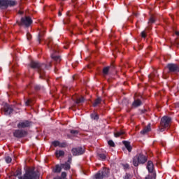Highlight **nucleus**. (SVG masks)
<instances>
[{"instance_id":"2f4dec72","label":"nucleus","mask_w":179,"mask_h":179,"mask_svg":"<svg viewBox=\"0 0 179 179\" xmlns=\"http://www.w3.org/2000/svg\"><path fill=\"white\" fill-rule=\"evenodd\" d=\"M5 161L6 163L9 164L12 162V158L9 156L5 157Z\"/></svg>"},{"instance_id":"7ed1b4c3","label":"nucleus","mask_w":179,"mask_h":179,"mask_svg":"<svg viewBox=\"0 0 179 179\" xmlns=\"http://www.w3.org/2000/svg\"><path fill=\"white\" fill-rule=\"evenodd\" d=\"M148 162V158L143 154H137L133 157V164L134 167H138L139 164H145Z\"/></svg>"},{"instance_id":"c03bdc74","label":"nucleus","mask_w":179,"mask_h":179,"mask_svg":"<svg viewBox=\"0 0 179 179\" xmlns=\"http://www.w3.org/2000/svg\"><path fill=\"white\" fill-rule=\"evenodd\" d=\"M69 22V18L67 17L64 23H68Z\"/></svg>"},{"instance_id":"9d476101","label":"nucleus","mask_w":179,"mask_h":179,"mask_svg":"<svg viewBox=\"0 0 179 179\" xmlns=\"http://www.w3.org/2000/svg\"><path fill=\"white\" fill-rule=\"evenodd\" d=\"M71 152L73 156H80V155H83L85 153V148L82 147H78L76 148H73Z\"/></svg>"},{"instance_id":"0eeeda50","label":"nucleus","mask_w":179,"mask_h":179,"mask_svg":"<svg viewBox=\"0 0 179 179\" xmlns=\"http://www.w3.org/2000/svg\"><path fill=\"white\" fill-rule=\"evenodd\" d=\"M33 23V20L29 16L22 17L21 22H18L19 26H25V27H30Z\"/></svg>"},{"instance_id":"4be33fe9","label":"nucleus","mask_w":179,"mask_h":179,"mask_svg":"<svg viewBox=\"0 0 179 179\" xmlns=\"http://www.w3.org/2000/svg\"><path fill=\"white\" fill-rule=\"evenodd\" d=\"M103 76H107L108 75V72H110V66H106L103 69Z\"/></svg>"},{"instance_id":"e433bc0d","label":"nucleus","mask_w":179,"mask_h":179,"mask_svg":"<svg viewBox=\"0 0 179 179\" xmlns=\"http://www.w3.org/2000/svg\"><path fill=\"white\" fill-rule=\"evenodd\" d=\"M124 179H131V174L126 173V175L124 176Z\"/></svg>"},{"instance_id":"3c124183","label":"nucleus","mask_w":179,"mask_h":179,"mask_svg":"<svg viewBox=\"0 0 179 179\" xmlns=\"http://www.w3.org/2000/svg\"><path fill=\"white\" fill-rule=\"evenodd\" d=\"M69 138H71V136H69Z\"/></svg>"},{"instance_id":"412c9836","label":"nucleus","mask_w":179,"mask_h":179,"mask_svg":"<svg viewBox=\"0 0 179 179\" xmlns=\"http://www.w3.org/2000/svg\"><path fill=\"white\" fill-rule=\"evenodd\" d=\"M61 166L62 169H64V170H69V169H71V165L68 162H66L65 164H62Z\"/></svg>"},{"instance_id":"de8ad7c7","label":"nucleus","mask_w":179,"mask_h":179,"mask_svg":"<svg viewBox=\"0 0 179 179\" xmlns=\"http://www.w3.org/2000/svg\"><path fill=\"white\" fill-rule=\"evenodd\" d=\"M139 50H142V47H140Z\"/></svg>"},{"instance_id":"58836bf2","label":"nucleus","mask_w":179,"mask_h":179,"mask_svg":"<svg viewBox=\"0 0 179 179\" xmlns=\"http://www.w3.org/2000/svg\"><path fill=\"white\" fill-rule=\"evenodd\" d=\"M123 167H124V169H129V164H125L123 165Z\"/></svg>"},{"instance_id":"2eb2a0df","label":"nucleus","mask_w":179,"mask_h":179,"mask_svg":"<svg viewBox=\"0 0 179 179\" xmlns=\"http://www.w3.org/2000/svg\"><path fill=\"white\" fill-rule=\"evenodd\" d=\"M152 124L149 123L146 127L143 128V129L141 131V134H148V132H150L152 131Z\"/></svg>"},{"instance_id":"aec40b11","label":"nucleus","mask_w":179,"mask_h":179,"mask_svg":"<svg viewBox=\"0 0 179 179\" xmlns=\"http://www.w3.org/2000/svg\"><path fill=\"white\" fill-rule=\"evenodd\" d=\"M155 22H156V18H155V17L153 16H151L148 20L149 29H150V25L153 24V23H155Z\"/></svg>"},{"instance_id":"4c0bfd02","label":"nucleus","mask_w":179,"mask_h":179,"mask_svg":"<svg viewBox=\"0 0 179 179\" xmlns=\"http://www.w3.org/2000/svg\"><path fill=\"white\" fill-rule=\"evenodd\" d=\"M27 40H30L31 38V34L30 33H27Z\"/></svg>"},{"instance_id":"b1692460","label":"nucleus","mask_w":179,"mask_h":179,"mask_svg":"<svg viewBox=\"0 0 179 179\" xmlns=\"http://www.w3.org/2000/svg\"><path fill=\"white\" fill-rule=\"evenodd\" d=\"M100 103H101V98L99 97L94 102L93 107H97V106H99V104H100Z\"/></svg>"},{"instance_id":"dca6fc26","label":"nucleus","mask_w":179,"mask_h":179,"mask_svg":"<svg viewBox=\"0 0 179 179\" xmlns=\"http://www.w3.org/2000/svg\"><path fill=\"white\" fill-rule=\"evenodd\" d=\"M82 103H85V98H83V96L77 98L76 100L74 101V106L76 107V104L79 106L80 104H82Z\"/></svg>"},{"instance_id":"f3484780","label":"nucleus","mask_w":179,"mask_h":179,"mask_svg":"<svg viewBox=\"0 0 179 179\" xmlns=\"http://www.w3.org/2000/svg\"><path fill=\"white\" fill-rule=\"evenodd\" d=\"M122 143H123V145H124V146L127 149L128 152L132 151V147L131 146V143H129V141H123Z\"/></svg>"},{"instance_id":"6e6552de","label":"nucleus","mask_w":179,"mask_h":179,"mask_svg":"<svg viewBox=\"0 0 179 179\" xmlns=\"http://www.w3.org/2000/svg\"><path fill=\"white\" fill-rule=\"evenodd\" d=\"M166 68L169 69V73H178L179 66L177 64L169 63L167 64Z\"/></svg>"},{"instance_id":"cd10ccee","label":"nucleus","mask_w":179,"mask_h":179,"mask_svg":"<svg viewBox=\"0 0 179 179\" xmlns=\"http://www.w3.org/2000/svg\"><path fill=\"white\" fill-rule=\"evenodd\" d=\"M60 143L61 142H59L58 141H55L52 142V145H53V146H55V148H57V146H59V148Z\"/></svg>"},{"instance_id":"a211bd4d","label":"nucleus","mask_w":179,"mask_h":179,"mask_svg":"<svg viewBox=\"0 0 179 179\" xmlns=\"http://www.w3.org/2000/svg\"><path fill=\"white\" fill-rule=\"evenodd\" d=\"M147 169L149 173H153V162L152 161L148 162Z\"/></svg>"},{"instance_id":"a19ab883","label":"nucleus","mask_w":179,"mask_h":179,"mask_svg":"<svg viewBox=\"0 0 179 179\" xmlns=\"http://www.w3.org/2000/svg\"><path fill=\"white\" fill-rule=\"evenodd\" d=\"M71 162H72V158L71 157H69L67 163H69H69H71Z\"/></svg>"},{"instance_id":"c756f323","label":"nucleus","mask_w":179,"mask_h":179,"mask_svg":"<svg viewBox=\"0 0 179 179\" xmlns=\"http://www.w3.org/2000/svg\"><path fill=\"white\" fill-rule=\"evenodd\" d=\"M70 133H71L72 135H78V134H79V130L73 129V130H71V131H70Z\"/></svg>"},{"instance_id":"bb28decb","label":"nucleus","mask_w":179,"mask_h":179,"mask_svg":"<svg viewBox=\"0 0 179 179\" xmlns=\"http://www.w3.org/2000/svg\"><path fill=\"white\" fill-rule=\"evenodd\" d=\"M91 118L92 120H96L97 121V120H99V115H97L96 113H92V114H91Z\"/></svg>"},{"instance_id":"09e8293b","label":"nucleus","mask_w":179,"mask_h":179,"mask_svg":"<svg viewBox=\"0 0 179 179\" xmlns=\"http://www.w3.org/2000/svg\"><path fill=\"white\" fill-rule=\"evenodd\" d=\"M20 135H22V132L20 133Z\"/></svg>"},{"instance_id":"393cba45","label":"nucleus","mask_w":179,"mask_h":179,"mask_svg":"<svg viewBox=\"0 0 179 179\" xmlns=\"http://www.w3.org/2000/svg\"><path fill=\"white\" fill-rule=\"evenodd\" d=\"M41 89H44V87H43L40 85H34V90H36V92H38V90H41Z\"/></svg>"},{"instance_id":"ddd939ff","label":"nucleus","mask_w":179,"mask_h":179,"mask_svg":"<svg viewBox=\"0 0 179 179\" xmlns=\"http://www.w3.org/2000/svg\"><path fill=\"white\" fill-rule=\"evenodd\" d=\"M141 106H142V101L139 99H135L131 104L133 108H138V107H141Z\"/></svg>"},{"instance_id":"5701e85b","label":"nucleus","mask_w":179,"mask_h":179,"mask_svg":"<svg viewBox=\"0 0 179 179\" xmlns=\"http://www.w3.org/2000/svg\"><path fill=\"white\" fill-rule=\"evenodd\" d=\"M61 170H62V165H56L55 169H53L54 173H61Z\"/></svg>"},{"instance_id":"c85d7f7f","label":"nucleus","mask_w":179,"mask_h":179,"mask_svg":"<svg viewBox=\"0 0 179 179\" xmlns=\"http://www.w3.org/2000/svg\"><path fill=\"white\" fill-rule=\"evenodd\" d=\"M108 145H109V146H111L112 148L115 147V143H114V141H113V140H109L108 141Z\"/></svg>"},{"instance_id":"49530a36","label":"nucleus","mask_w":179,"mask_h":179,"mask_svg":"<svg viewBox=\"0 0 179 179\" xmlns=\"http://www.w3.org/2000/svg\"><path fill=\"white\" fill-rule=\"evenodd\" d=\"M176 34L179 36V31H176Z\"/></svg>"},{"instance_id":"c9c22d12","label":"nucleus","mask_w":179,"mask_h":179,"mask_svg":"<svg viewBox=\"0 0 179 179\" xmlns=\"http://www.w3.org/2000/svg\"><path fill=\"white\" fill-rule=\"evenodd\" d=\"M114 135H125V131H121L119 133H115Z\"/></svg>"},{"instance_id":"ea45409f","label":"nucleus","mask_w":179,"mask_h":179,"mask_svg":"<svg viewBox=\"0 0 179 179\" xmlns=\"http://www.w3.org/2000/svg\"><path fill=\"white\" fill-rule=\"evenodd\" d=\"M66 16H68V17H69V16H71V11H67Z\"/></svg>"},{"instance_id":"37998d69","label":"nucleus","mask_w":179,"mask_h":179,"mask_svg":"<svg viewBox=\"0 0 179 179\" xmlns=\"http://www.w3.org/2000/svg\"><path fill=\"white\" fill-rule=\"evenodd\" d=\"M58 16H62V13L61 12V10H59Z\"/></svg>"},{"instance_id":"39448f33","label":"nucleus","mask_w":179,"mask_h":179,"mask_svg":"<svg viewBox=\"0 0 179 179\" xmlns=\"http://www.w3.org/2000/svg\"><path fill=\"white\" fill-rule=\"evenodd\" d=\"M171 122V117L169 116H164L161 120V128H159L160 132H164L166 128H170V124Z\"/></svg>"},{"instance_id":"f03ea898","label":"nucleus","mask_w":179,"mask_h":179,"mask_svg":"<svg viewBox=\"0 0 179 179\" xmlns=\"http://www.w3.org/2000/svg\"><path fill=\"white\" fill-rule=\"evenodd\" d=\"M45 43H47L48 48H51L52 50H53L54 53L51 55L52 59H53V61H55L56 62H60L61 57L59 55H57L56 47H58V46L57 45L54 46L52 45V38L49 37L48 40L45 41Z\"/></svg>"},{"instance_id":"a878e982","label":"nucleus","mask_w":179,"mask_h":179,"mask_svg":"<svg viewBox=\"0 0 179 179\" xmlns=\"http://www.w3.org/2000/svg\"><path fill=\"white\" fill-rule=\"evenodd\" d=\"M13 138L15 140L22 139V138H24V135H13Z\"/></svg>"},{"instance_id":"f704fd0d","label":"nucleus","mask_w":179,"mask_h":179,"mask_svg":"<svg viewBox=\"0 0 179 179\" xmlns=\"http://www.w3.org/2000/svg\"><path fill=\"white\" fill-rule=\"evenodd\" d=\"M146 31H143L142 32H141V37L143 38H146Z\"/></svg>"},{"instance_id":"72a5a7b5","label":"nucleus","mask_w":179,"mask_h":179,"mask_svg":"<svg viewBox=\"0 0 179 179\" xmlns=\"http://www.w3.org/2000/svg\"><path fill=\"white\" fill-rule=\"evenodd\" d=\"M99 157H100V159L102 160H106V155L104 154H99Z\"/></svg>"},{"instance_id":"f8f14e48","label":"nucleus","mask_w":179,"mask_h":179,"mask_svg":"<svg viewBox=\"0 0 179 179\" xmlns=\"http://www.w3.org/2000/svg\"><path fill=\"white\" fill-rule=\"evenodd\" d=\"M30 127V122L29 120H25L24 122H21L17 124V128H29Z\"/></svg>"},{"instance_id":"473e14b6","label":"nucleus","mask_w":179,"mask_h":179,"mask_svg":"<svg viewBox=\"0 0 179 179\" xmlns=\"http://www.w3.org/2000/svg\"><path fill=\"white\" fill-rule=\"evenodd\" d=\"M31 103H33V101L31 99L25 101L26 106H31Z\"/></svg>"},{"instance_id":"a18cd8bd","label":"nucleus","mask_w":179,"mask_h":179,"mask_svg":"<svg viewBox=\"0 0 179 179\" xmlns=\"http://www.w3.org/2000/svg\"><path fill=\"white\" fill-rule=\"evenodd\" d=\"M20 15H23V12L22 11H19L18 13Z\"/></svg>"},{"instance_id":"79ce46f5","label":"nucleus","mask_w":179,"mask_h":179,"mask_svg":"<svg viewBox=\"0 0 179 179\" xmlns=\"http://www.w3.org/2000/svg\"><path fill=\"white\" fill-rule=\"evenodd\" d=\"M145 179H153V178L150 176H148L145 177Z\"/></svg>"},{"instance_id":"423d86ee","label":"nucleus","mask_w":179,"mask_h":179,"mask_svg":"<svg viewBox=\"0 0 179 179\" xmlns=\"http://www.w3.org/2000/svg\"><path fill=\"white\" fill-rule=\"evenodd\" d=\"M110 176V169L103 168L101 171H99L96 175V179L107 178Z\"/></svg>"},{"instance_id":"1a4fd4ad","label":"nucleus","mask_w":179,"mask_h":179,"mask_svg":"<svg viewBox=\"0 0 179 179\" xmlns=\"http://www.w3.org/2000/svg\"><path fill=\"white\" fill-rule=\"evenodd\" d=\"M38 178V173L33 169L28 171L24 176L23 179H37Z\"/></svg>"},{"instance_id":"4468645a","label":"nucleus","mask_w":179,"mask_h":179,"mask_svg":"<svg viewBox=\"0 0 179 179\" xmlns=\"http://www.w3.org/2000/svg\"><path fill=\"white\" fill-rule=\"evenodd\" d=\"M44 34H45V31H40L38 34L37 41L39 44L41 43V41L44 40Z\"/></svg>"},{"instance_id":"f257e3e1","label":"nucleus","mask_w":179,"mask_h":179,"mask_svg":"<svg viewBox=\"0 0 179 179\" xmlns=\"http://www.w3.org/2000/svg\"><path fill=\"white\" fill-rule=\"evenodd\" d=\"M29 66L31 69H35L38 72L40 79H45L47 78L45 71L51 68V62L45 64L44 63H40L39 62L31 60L29 63Z\"/></svg>"},{"instance_id":"6ab92c4d","label":"nucleus","mask_w":179,"mask_h":179,"mask_svg":"<svg viewBox=\"0 0 179 179\" xmlns=\"http://www.w3.org/2000/svg\"><path fill=\"white\" fill-rule=\"evenodd\" d=\"M55 155L57 157H62L63 156H65V152L63 150H56Z\"/></svg>"},{"instance_id":"20e7f679","label":"nucleus","mask_w":179,"mask_h":179,"mask_svg":"<svg viewBox=\"0 0 179 179\" xmlns=\"http://www.w3.org/2000/svg\"><path fill=\"white\" fill-rule=\"evenodd\" d=\"M17 5L16 0H0V9H8Z\"/></svg>"},{"instance_id":"8fccbe9b","label":"nucleus","mask_w":179,"mask_h":179,"mask_svg":"<svg viewBox=\"0 0 179 179\" xmlns=\"http://www.w3.org/2000/svg\"><path fill=\"white\" fill-rule=\"evenodd\" d=\"M64 48L66 50L68 48H66V47H64Z\"/></svg>"},{"instance_id":"9b49d317","label":"nucleus","mask_w":179,"mask_h":179,"mask_svg":"<svg viewBox=\"0 0 179 179\" xmlns=\"http://www.w3.org/2000/svg\"><path fill=\"white\" fill-rule=\"evenodd\" d=\"M4 113L6 115H10L13 113V108L10 105L4 106Z\"/></svg>"},{"instance_id":"7c9ffc66","label":"nucleus","mask_w":179,"mask_h":179,"mask_svg":"<svg viewBox=\"0 0 179 179\" xmlns=\"http://www.w3.org/2000/svg\"><path fill=\"white\" fill-rule=\"evenodd\" d=\"M68 146V143L66 142L60 143L59 148H66Z\"/></svg>"}]
</instances>
